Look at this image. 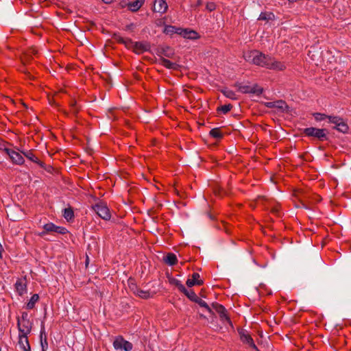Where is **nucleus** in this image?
Masks as SVG:
<instances>
[{
	"instance_id": "1",
	"label": "nucleus",
	"mask_w": 351,
	"mask_h": 351,
	"mask_svg": "<svg viewBox=\"0 0 351 351\" xmlns=\"http://www.w3.org/2000/svg\"><path fill=\"white\" fill-rule=\"evenodd\" d=\"M247 62L269 69L282 71L285 69L284 63L275 60L270 56H266L258 51H252L243 55Z\"/></svg>"
},
{
	"instance_id": "2",
	"label": "nucleus",
	"mask_w": 351,
	"mask_h": 351,
	"mask_svg": "<svg viewBox=\"0 0 351 351\" xmlns=\"http://www.w3.org/2000/svg\"><path fill=\"white\" fill-rule=\"evenodd\" d=\"M313 117L317 121H323L326 119H328V122L335 125V128L343 133L347 132L348 126L346 123L339 117L337 116H327L325 114L314 113Z\"/></svg>"
},
{
	"instance_id": "3",
	"label": "nucleus",
	"mask_w": 351,
	"mask_h": 351,
	"mask_svg": "<svg viewBox=\"0 0 351 351\" xmlns=\"http://www.w3.org/2000/svg\"><path fill=\"white\" fill-rule=\"evenodd\" d=\"M97 214L104 220H109L111 217L110 212L108 206L104 203H98L93 206Z\"/></svg>"
},
{
	"instance_id": "4",
	"label": "nucleus",
	"mask_w": 351,
	"mask_h": 351,
	"mask_svg": "<svg viewBox=\"0 0 351 351\" xmlns=\"http://www.w3.org/2000/svg\"><path fill=\"white\" fill-rule=\"evenodd\" d=\"M304 133L308 136H313L321 141L326 139V133L324 129H319L313 127L307 128L304 129Z\"/></svg>"
},
{
	"instance_id": "5",
	"label": "nucleus",
	"mask_w": 351,
	"mask_h": 351,
	"mask_svg": "<svg viewBox=\"0 0 351 351\" xmlns=\"http://www.w3.org/2000/svg\"><path fill=\"white\" fill-rule=\"evenodd\" d=\"M43 228L45 231L39 233V235L43 236L46 232H57L61 234H64L67 232V230L62 226H56L53 223H48L43 226Z\"/></svg>"
},
{
	"instance_id": "6",
	"label": "nucleus",
	"mask_w": 351,
	"mask_h": 351,
	"mask_svg": "<svg viewBox=\"0 0 351 351\" xmlns=\"http://www.w3.org/2000/svg\"><path fill=\"white\" fill-rule=\"evenodd\" d=\"M265 106L267 108L275 109L276 112H284L287 111L288 108V106L282 100L266 102L265 103Z\"/></svg>"
},
{
	"instance_id": "7",
	"label": "nucleus",
	"mask_w": 351,
	"mask_h": 351,
	"mask_svg": "<svg viewBox=\"0 0 351 351\" xmlns=\"http://www.w3.org/2000/svg\"><path fill=\"white\" fill-rule=\"evenodd\" d=\"M113 346L116 350L131 351L132 349V344L122 337L117 338L114 341Z\"/></svg>"
},
{
	"instance_id": "8",
	"label": "nucleus",
	"mask_w": 351,
	"mask_h": 351,
	"mask_svg": "<svg viewBox=\"0 0 351 351\" xmlns=\"http://www.w3.org/2000/svg\"><path fill=\"white\" fill-rule=\"evenodd\" d=\"M128 43L130 45V47H132L134 51L136 53H141L144 51H148L149 49V45L147 43L142 42H135L133 43L131 40H128Z\"/></svg>"
},
{
	"instance_id": "9",
	"label": "nucleus",
	"mask_w": 351,
	"mask_h": 351,
	"mask_svg": "<svg viewBox=\"0 0 351 351\" xmlns=\"http://www.w3.org/2000/svg\"><path fill=\"white\" fill-rule=\"evenodd\" d=\"M5 151L14 163L16 165L23 164L25 160L21 153L10 149H5Z\"/></svg>"
},
{
	"instance_id": "10",
	"label": "nucleus",
	"mask_w": 351,
	"mask_h": 351,
	"mask_svg": "<svg viewBox=\"0 0 351 351\" xmlns=\"http://www.w3.org/2000/svg\"><path fill=\"white\" fill-rule=\"evenodd\" d=\"M27 335L19 334L18 346L21 351H30L31 348L28 341Z\"/></svg>"
},
{
	"instance_id": "11",
	"label": "nucleus",
	"mask_w": 351,
	"mask_h": 351,
	"mask_svg": "<svg viewBox=\"0 0 351 351\" xmlns=\"http://www.w3.org/2000/svg\"><path fill=\"white\" fill-rule=\"evenodd\" d=\"M17 326L19 330V334L27 335L30 332L32 329V323L29 321H18Z\"/></svg>"
},
{
	"instance_id": "12",
	"label": "nucleus",
	"mask_w": 351,
	"mask_h": 351,
	"mask_svg": "<svg viewBox=\"0 0 351 351\" xmlns=\"http://www.w3.org/2000/svg\"><path fill=\"white\" fill-rule=\"evenodd\" d=\"M241 90L245 93H252L256 95H259L263 93V89L255 84L253 86H245L241 88Z\"/></svg>"
},
{
	"instance_id": "13",
	"label": "nucleus",
	"mask_w": 351,
	"mask_h": 351,
	"mask_svg": "<svg viewBox=\"0 0 351 351\" xmlns=\"http://www.w3.org/2000/svg\"><path fill=\"white\" fill-rule=\"evenodd\" d=\"M239 335H240V338L243 343L248 344L250 346H251L252 348H253L256 350L257 349L256 345L254 343L252 338L247 332V331L242 330L239 332Z\"/></svg>"
},
{
	"instance_id": "14",
	"label": "nucleus",
	"mask_w": 351,
	"mask_h": 351,
	"mask_svg": "<svg viewBox=\"0 0 351 351\" xmlns=\"http://www.w3.org/2000/svg\"><path fill=\"white\" fill-rule=\"evenodd\" d=\"M167 3L165 0H155L154 11L159 13H165L167 9Z\"/></svg>"
},
{
	"instance_id": "15",
	"label": "nucleus",
	"mask_w": 351,
	"mask_h": 351,
	"mask_svg": "<svg viewBox=\"0 0 351 351\" xmlns=\"http://www.w3.org/2000/svg\"><path fill=\"white\" fill-rule=\"evenodd\" d=\"M179 34L182 35L184 38L187 39H195L197 38V33L193 30H188L186 29H178Z\"/></svg>"
},
{
	"instance_id": "16",
	"label": "nucleus",
	"mask_w": 351,
	"mask_h": 351,
	"mask_svg": "<svg viewBox=\"0 0 351 351\" xmlns=\"http://www.w3.org/2000/svg\"><path fill=\"white\" fill-rule=\"evenodd\" d=\"M21 153L23 154L26 158H27L31 161L40 165L43 167V163L39 161V160L36 157L33 153L30 150H21Z\"/></svg>"
},
{
	"instance_id": "17",
	"label": "nucleus",
	"mask_w": 351,
	"mask_h": 351,
	"mask_svg": "<svg viewBox=\"0 0 351 351\" xmlns=\"http://www.w3.org/2000/svg\"><path fill=\"white\" fill-rule=\"evenodd\" d=\"M145 3V0H136L129 3L128 8L132 12L138 11Z\"/></svg>"
},
{
	"instance_id": "18",
	"label": "nucleus",
	"mask_w": 351,
	"mask_h": 351,
	"mask_svg": "<svg viewBox=\"0 0 351 351\" xmlns=\"http://www.w3.org/2000/svg\"><path fill=\"white\" fill-rule=\"evenodd\" d=\"M160 63L164 66L165 67L169 69H177L178 67V65L175 63L169 61L167 59H165L164 58H161L160 60Z\"/></svg>"
},
{
	"instance_id": "19",
	"label": "nucleus",
	"mask_w": 351,
	"mask_h": 351,
	"mask_svg": "<svg viewBox=\"0 0 351 351\" xmlns=\"http://www.w3.org/2000/svg\"><path fill=\"white\" fill-rule=\"evenodd\" d=\"M199 275L197 273H194L192 275L191 279H188L186 281V285L188 287H191L192 286H194L195 285H201L202 280H199Z\"/></svg>"
},
{
	"instance_id": "20",
	"label": "nucleus",
	"mask_w": 351,
	"mask_h": 351,
	"mask_svg": "<svg viewBox=\"0 0 351 351\" xmlns=\"http://www.w3.org/2000/svg\"><path fill=\"white\" fill-rule=\"evenodd\" d=\"M15 287L20 295H22L26 292V285L24 282L19 280H17L15 283Z\"/></svg>"
},
{
	"instance_id": "21",
	"label": "nucleus",
	"mask_w": 351,
	"mask_h": 351,
	"mask_svg": "<svg viewBox=\"0 0 351 351\" xmlns=\"http://www.w3.org/2000/svg\"><path fill=\"white\" fill-rule=\"evenodd\" d=\"M165 262L169 265H173L177 262V257L174 254H168L164 258Z\"/></svg>"
},
{
	"instance_id": "22",
	"label": "nucleus",
	"mask_w": 351,
	"mask_h": 351,
	"mask_svg": "<svg viewBox=\"0 0 351 351\" xmlns=\"http://www.w3.org/2000/svg\"><path fill=\"white\" fill-rule=\"evenodd\" d=\"M134 294L143 299H147L151 297V294L149 291L140 289H136L134 290Z\"/></svg>"
},
{
	"instance_id": "23",
	"label": "nucleus",
	"mask_w": 351,
	"mask_h": 351,
	"mask_svg": "<svg viewBox=\"0 0 351 351\" xmlns=\"http://www.w3.org/2000/svg\"><path fill=\"white\" fill-rule=\"evenodd\" d=\"M274 19V14L272 12H261L258 20L269 21Z\"/></svg>"
},
{
	"instance_id": "24",
	"label": "nucleus",
	"mask_w": 351,
	"mask_h": 351,
	"mask_svg": "<svg viewBox=\"0 0 351 351\" xmlns=\"http://www.w3.org/2000/svg\"><path fill=\"white\" fill-rule=\"evenodd\" d=\"M63 217L68 221L73 219L74 214L72 208L70 207L64 208L63 210Z\"/></svg>"
},
{
	"instance_id": "25",
	"label": "nucleus",
	"mask_w": 351,
	"mask_h": 351,
	"mask_svg": "<svg viewBox=\"0 0 351 351\" xmlns=\"http://www.w3.org/2000/svg\"><path fill=\"white\" fill-rule=\"evenodd\" d=\"M38 299H39V295L36 293L34 294L29 301L27 302V309H32L34 306H35V304L38 301Z\"/></svg>"
},
{
	"instance_id": "26",
	"label": "nucleus",
	"mask_w": 351,
	"mask_h": 351,
	"mask_svg": "<svg viewBox=\"0 0 351 351\" xmlns=\"http://www.w3.org/2000/svg\"><path fill=\"white\" fill-rule=\"evenodd\" d=\"M223 94L228 98L236 100L237 99V97L234 91L232 90L225 88L222 90Z\"/></svg>"
},
{
	"instance_id": "27",
	"label": "nucleus",
	"mask_w": 351,
	"mask_h": 351,
	"mask_svg": "<svg viewBox=\"0 0 351 351\" xmlns=\"http://www.w3.org/2000/svg\"><path fill=\"white\" fill-rule=\"evenodd\" d=\"M194 302H197L200 306L204 307L208 311L209 313H212V309L209 307V306L207 304V303L204 301L203 300L197 298V300H195Z\"/></svg>"
},
{
	"instance_id": "28",
	"label": "nucleus",
	"mask_w": 351,
	"mask_h": 351,
	"mask_svg": "<svg viewBox=\"0 0 351 351\" xmlns=\"http://www.w3.org/2000/svg\"><path fill=\"white\" fill-rule=\"evenodd\" d=\"M178 29H180V28H176L173 26L171 25H167L164 29V32L167 34H173V33H178L179 34Z\"/></svg>"
},
{
	"instance_id": "29",
	"label": "nucleus",
	"mask_w": 351,
	"mask_h": 351,
	"mask_svg": "<svg viewBox=\"0 0 351 351\" xmlns=\"http://www.w3.org/2000/svg\"><path fill=\"white\" fill-rule=\"evenodd\" d=\"M210 134L215 138H220L222 136V134L218 128L212 129L210 131Z\"/></svg>"
},
{
	"instance_id": "30",
	"label": "nucleus",
	"mask_w": 351,
	"mask_h": 351,
	"mask_svg": "<svg viewBox=\"0 0 351 351\" xmlns=\"http://www.w3.org/2000/svg\"><path fill=\"white\" fill-rule=\"evenodd\" d=\"M192 301H195V300H197V296L196 295V294L195 293L194 291H193L192 290H187L186 289V291L185 292H183Z\"/></svg>"
},
{
	"instance_id": "31",
	"label": "nucleus",
	"mask_w": 351,
	"mask_h": 351,
	"mask_svg": "<svg viewBox=\"0 0 351 351\" xmlns=\"http://www.w3.org/2000/svg\"><path fill=\"white\" fill-rule=\"evenodd\" d=\"M213 308L219 313H223V311L226 308L221 304H213Z\"/></svg>"
},
{
	"instance_id": "32",
	"label": "nucleus",
	"mask_w": 351,
	"mask_h": 351,
	"mask_svg": "<svg viewBox=\"0 0 351 351\" xmlns=\"http://www.w3.org/2000/svg\"><path fill=\"white\" fill-rule=\"evenodd\" d=\"M219 316H220V318H221V319L222 321L227 322L228 324H231V322L230 320V318L228 317V316L226 314V310H225L223 311V313H220Z\"/></svg>"
},
{
	"instance_id": "33",
	"label": "nucleus",
	"mask_w": 351,
	"mask_h": 351,
	"mask_svg": "<svg viewBox=\"0 0 351 351\" xmlns=\"http://www.w3.org/2000/svg\"><path fill=\"white\" fill-rule=\"evenodd\" d=\"M231 108L232 106L230 104H228L221 106L219 110H221L223 113L226 114L228 112H229L231 110Z\"/></svg>"
},
{
	"instance_id": "34",
	"label": "nucleus",
	"mask_w": 351,
	"mask_h": 351,
	"mask_svg": "<svg viewBox=\"0 0 351 351\" xmlns=\"http://www.w3.org/2000/svg\"><path fill=\"white\" fill-rule=\"evenodd\" d=\"M176 285H177L178 288L179 289V290L181 291L182 292L186 291V289L180 281L177 280Z\"/></svg>"
},
{
	"instance_id": "35",
	"label": "nucleus",
	"mask_w": 351,
	"mask_h": 351,
	"mask_svg": "<svg viewBox=\"0 0 351 351\" xmlns=\"http://www.w3.org/2000/svg\"><path fill=\"white\" fill-rule=\"evenodd\" d=\"M206 9L208 10V11H213L215 9V5L214 3H208L206 4Z\"/></svg>"
},
{
	"instance_id": "36",
	"label": "nucleus",
	"mask_w": 351,
	"mask_h": 351,
	"mask_svg": "<svg viewBox=\"0 0 351 351\" xmlns=\"http://www.w3.org/2000/svg\"><path fill=\"white\" fill-rule=\"evenodd\" d=\"M18 321H29L27 313L23 312L22 313L21 318H19Z\"/></svg>"
},
{
	"instance_id": "37",
	"label": "nucleus",
	"mask_w": 351,
	"mask_h": 351,
	"mask_svg": "<svg viewBox=\"0 0 351 351\" xmlns=\"http://www.w3.org/2000/svg\"><path fill=\"white\" fill-rule=\"evenodd\" d=\"M173 53L172 50L169 47L167 48V50H164V55L167 57H171Z\"/></svg>"
},
{
	"instance_id": "38",
	"label": "nucleus",
	"mask_w": 351,
	"mask_h": 351,
	"mask_svg": "<svg viewBox=\"0 0 351 351\" xmlns=\"http://www.w3.org/2000/svg\"><path fill=\"white\" fill-rule=\"evenodd\" d=\"M202 4V0H195L194 3L191 4L193 8H197Z\"/></svg>"
},
{
	"instance_id": "39",
	"label": "nucleus",
	"mask_w": 351,
	"mask_h": 351,
	"mask_svg": "<svg viewBox=\"0 0 351 351\" xmlns=\"http://www.w3.org/2000/svg\"><path fill=\"white\" fill-rule=\"evenodd\" d=\"M129 3H130V2H128L125 0H123L122 1L120 2L119 5L122 8H125V7L128 8Z\"/></svg>"
},
{
	"instance_id": "40",
	"label": "nucleus",
	"mask_w": 351,
	"mask_h": 351,
	"mask_svg": "<svg viewBox=\"0 0 351 351\" xmlns=\"http://www.w3.org/2000/svg\"><path fill=\"white\" fill-rule=\"evenodd\" d=\"M130 290H131V291L134 293V290H135L136 289H138V288L135 285H134V284H131V285H130Z\"/></svg>"
},
{
	"instance_id": "41",
	"label": "nucleus",
	"mask_w": 351,
	"mask_h": 351,
	"mask_svg": "<svg viewBox=\"0 0 351 351\" xmlns=\"http://www.w3.org/2000/svg\"><path fill=\"white\" fill-rule=\"evenodd\" d=\"M113 0H102V1L105 3H110Z\"/></svg>"
},
{
	"instance_id": "42",
	"label": "nucleus",
	"mask_w": 351,
	"mask_h": 351,
	"mask_svg": "<svg viewBox=\"0 0 351 351\" xmlns=\"http://www.w3.org/2000/svg\"><path fill=\"white\" fill-rule=\"evenodd\" d=\"M296 1H297V0H289V1L290 3H293V2H295Z\"/></svg>"
},
{
	"instance_id": "43",
	"label": "nucleus",
	"mask_w": 351,
	"mask_h": 351,
	"mask_svg": "<svg viewBox=\"0 0 351 351\" xmlns=\"http://www.w3.org/2000/svg\"><path fill=\"white\" fill-rule=\"evenodd\" d=\"M41 345H42V347H43V351H45L43 341H41Z\"/></svg>"
}]
</instances>
